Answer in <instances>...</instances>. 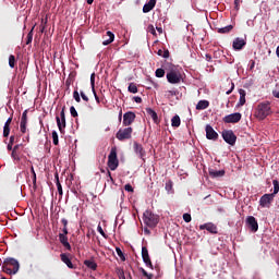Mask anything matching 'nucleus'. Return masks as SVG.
<instances>
[{
	"label": "nucleus",
	"instance_id": "obj_1",
	"mask_svg": "<svg viewBox=\"0 0 279 279\" xmlns=\"http://www.w3.org/2000/svg\"><path fill=\"white\" fill-rule=\"evenodd\" d=\"M271 114V104L269 101L259 102L255 109L254 116L259 121H265Z\"/></svg>",
	"mask_w": 279,
	"mask_h": 279
},
{
	"label": "nucleus",
	"instance_id": "obj_2",
	"mask_svg": "<svg viewBox=\"0 0 279 279\" xmlns=\"http://www.w3.org/2000/svg\"><path fill=\"white\" fill-rule=\"evenodd\" d=\"M143 221L147 228H156L158 226V222L160 221V218L158 215L151 213V210H146L143 214Z\"/></svg>",
	"mask_w": 279,
	"mask_h": 279
},
{
	"label": "nucleus",
	"instance_id": "obj_3",
	"mask_svg": "<svg viewBox=\"0 0 279 279\" xmlns=\"http://www.w3.org/2000/svg\"><path fill=\"white\" fill-rule=\"evenodd\" d=\"M108 167L111 171H117L119 167V158L117 157V147H112L108 156Z\"/></svg>",
	"mask_w": 279,
	"mask_h": 279
},
{
	"label": "nucleus",
	"instance_id": "obj_4",
	"mask_svg": "<svg viewBox=\"0 0 279 279\" xmlns=\"http://www.w3.org/2000/svg\"><path fill=\"white\" fill-rule=\"evenodd\" d=\"M166 77L169 84H180V82H182V73H180V71H177L174 69L170 70L167 73Z\"/></svg>",
	"mask_w": 279,
	"mask_h": 279
},
{
	"label": "nucleus",
	"instance_id": "obj_5",
	"mask_svg": "<svg viewBox=\"0 0 279 279\" xmlns=\"http://www.w3.org/2000/svg\"><path fill=\"white\" fill-rule=\"evenodd\" d=\"M132 132H134L132 126L120 129L116 134V138H118V141H130V138H132Z\"/></svg>",
	"mask_w": 279,
	"mask_h": 279
},
{
	"label": "nucleus",
	"instance_id": "obj_6",
	"mask_svg": "<svg viewBox=\"0 0 279 279\" xmlns=\"http://www.w3.org/2000/svg\"><path fill=\"white\" fill-rule=\"evenodd\" d=\"M221 135L223 141L227 142L228 145H231V146L236 145V134H234V131L223 130Z\"/></svg>",
	"mask_w": 279,
	"mask_h": 279
},
{
	"label": "nucleus",
	"instance_id": "obj_7",
	"mask_svg": "<svg viewBox=\"0 0 279 279\" xmlns=\"http://www.w3.org/2000/svg\"><path fill=\"white\" fill-rule=\"evenodd\" d=\"M64 110L65 108L63 107L60 112V116L56 117L57 125L61 134H64V130L66 129V116L64 113Z\"/></svg>",
	"mask_w": 279,
	"mask_h": 279
},
{
	"label": "nucleus",
	"instance_id": "obj_8",
	"mask_svg": "<svg viewBox=\"0 0 279 279\" xmlns=\"http://www.w3.org/2000/svg\"><path fill=\"white\" fill-rule=\"evenodd\" d=\"M276 196H274V194H264L260 198H259V206L262 208H271V204L274 203V198Z\"/></svg>",
	"mask_w": 279,
	"mask_h": 279
},
{
	"label": "nucleus",
	"instance_id": "obj_9",
	"mask_svg": "<svg viewBox=\"0 0 279 279\" xmlns=\"http://www.w3.org/2000/svg\"><path fill=\"white\" fill-rule=\"evenodd\" d=\"M3 264H5L7 267L13 269V274H19V269L21 266L19 264V260H16L15 258L8 257L4 259Z\"/></svg>",
	"mask_w": 279,
	"mask_h": 279
},
{
	"label": "nucleus",
	"instance_id": "obj_10",
	"mask_svg": "<svg viewBox=\"0 0 279 279\" xmlns=\"http://www.w3.org/2000/svg\"><path fill=\"white\" fill-rule=\"evenodd\" d=\"M205 131H206V138H208V141H217V138H219V134L216 132L215 129H213L210 124L206 125Z\"/></svg>",
	"mask_w": 279,
	"mask_h": 279
},
{
	"label": "nucleus",
	"instance_id": "obj_11",
	"mask_svg": "<svg viewBox=\"0 0 279 279\" xmlns=\"http://www.w3.org/2000/svg\"><path fill=\"white\" fill-rule=\"evenodd\" d=\"M241 113L240 112H235V113H231V114H228L226 116L222 121L225 123H239V121H241Z\"/></svg>",
	"mask_w": 279,
	"mask_h": 279
},
{
	"label": "nucleus",
	"instance_id": "obj_12",
	"mask_svg": "<svg viewBox=\"0 0 279 279\" xmlns=\"http://www.w3.org/2000/svg\"><path fill=\"white\" fill-rule=\"evenodd\" d=\"M136 119V113L132 112V111H128L123 114V125L125 126H130L131 124L134 123Z\"/></svg>",
	"mask_w": 279,
	"mask_h": 279
},
{
	"label": "nucleus",
	"instance_id": "obj_13",
	"mask_svg": "<svg viewBox=\"0 0 279 279\" xmlns=\"http://www.w3.org/2000/svg\"><path fill=\"white\" fill-rule=\"evenodd\" d=\"M142 258L146 267H149V269H154V264H151V258H149V251L146 248V246L142 247Z\"/></svg>",
	"mask_w": 279,
	"mask_h": 279
},
{
	"label": "nucleus",
	"instance_id": "obj_14",
	"mask_svg": "<svg viewBox=\"0 0 279 279\" xmlns=\"http://www.w3.org/2000/svg\"><path fill=\"white\" fill-rule=\"evenodd\" d=\"M246 225L252 230V232H258V221L254 216H248L246 218Z\"/></svg>",
	"mask_w": 279,
	"mask_h": 279
},
{
	"label": "nucleus",
	"instance_id": "obj_15",
	"mask_svg": "<svg viewBox=\"0 0 279 279\" xmlns=\"http://www.w3.org/2000/svg\"><path fill=\"white\" fill-rule=\"evenodd\" d=\"M245 45H247V41L241 37H236L232 43L234 51H241Z\"/></svg>",
	"mask_w": 279,
	"mask_h": 279
},
{
	"label": "nucleus",
	"instance_id": "obj_16",
	"mask_svg": "<svg viewBox=\"0 0 279 279\" xmlns=\"http://www.w3.org/2000/svg\"><path fill=\"white\" fill-rule=\"evenodd\" d=\"M20 131L22 132V134H25L27 132V110H24L22 113Z\"/></svg>",
	"mask_w": 279,
	"mask_h": 279
},
{
	"label": "nucleus",
	"instance_id": "obj_17",
	"mask_svg": "<svg viewBox=\"0 0 279 279\" xmlns=\"http://www.w3.org/2000/svg\"><path fill=\"white\" fill-rule=\"evenodd\" d=\"M199 230H207V232H210L211 234H217V226L210 222L201 225Z\"/></svg>",
	"mask_w": 279,
	"mask_h": 279
},
{
	"label": "nucleus",
	"instance_id": "obj_18",
	"mask_svg": "<svg viewBox=\"0 0 279 279\" xmlns=\"http://www.w3.org/2000/svg\"><path fill=\"white\" fill-rule=\"evenodd\" d=\"M102 38H104L102 45L106 47V46L114 43V33L109 31Z\"/></svg>",
	"mask_w": 279,
	"mask_h": 279
},
{
	"label": "nucleus",
	"instance_id": "obj_19",
	"mask_svg": "<svg viewBox=\"0 0 279 279\" xmlns=\"http://www.w3.org/2000/svg\"><path fill=\"white\" fill-rule=\"evenodd\" d=\"M133 149L135 151V154H138L140 158H145V148H143V145L138 144V143H134L133 144Z\"/></svg>",
	"mask_w": 279,
	"mask_h": 279
},
{
	"label": "nucleus",
	"instance_id": "obj_20",
	"mask_svg": "<svg viewBox=\"0 0 279 279\" xmlns=\"http://www.w3.org/2000/svg\"><path fill=\"white\" fill-rule=\"evenodd\" d=\"M156 8V0H149L146 4L143 7L144 14H147V12H151Z\"/></svg>",
	"mask_w": 279,
	"mask_h": 279
},
{
	"label": "nucleus",
	"instance_id": "obj_21",
	"mask_svg": "<svg viewBox=\"0 0 279 279\" xmlns=\"http://www.w3.org/2000/svg\"><path fill=\"white\" fill-rule=\"evenodd\" d=\"M60 256H61L62 263H64V265H66L69 269H75V266L71 262V258H69V255H66L65 253H62Z\"/></svg>",
	"mask_w": 279,
	"mask_h": 279
},
{
	"label": "nucleus",
	"instance_id": "obj_22",
	"mask_svg": "<svg viewBox=\"0 0 279 279\" xmlns=\"http://www.w3.org/2000/svg\"><path fill=\"white\" fill-rule=\"evenodd\" d=\"M59 241L68 250V252H71L72 247L71 244L69 243V236L66 235H59Z\"/></svg>",
	"mask_w": 279,
	"mask_h": 279
},
{
	"label": "nucleus",
	"instance_id": "obj_23",
	"mask_svg": "<svg viewBox=\"0 0 279 279\" xmlns=\"http://www.w3.org/2000/svg\"><path fill=\"white\" fill-rule=\"evenodd\" d=\"M209 175L211 178H223V175H226V170H215L209 168Z\"/></svg>",
	"mask_w": 279,
	"mask_h": 279
},
{
	"label": "nucleus",
	"instance_id": "obj_24",
	"mask_svg": "<svg viewBox=\"0 0 279 279\" xmlns=\"http://www.w3.org/2000/svg\"><path fill=\"white\" fill-rule=\"evenodd\" d=\"M85 267L88 269H92L93 271H97V263H95V259H85L84 260Z\"/></svg>",
	"mask_w": 279,
	"mask_h": 279
},
{
	"label": "nucleus",
	"instance_id": "obj_25",
	"mask_svg": "<svg viewBox=\"0 0 279 279\" xmlns=\"http://www.w3.org/2000/svg\"><path fill=\"white\" fill-rule=\"evenodd\" d=\"M210 106V102L208 100H199L196 105V110H206Z\"/></svg>",
	"mask_w": 279,
	"mask_h": 279
},
{
	"label": "nucleus",
	"instance_id": "obj_26",
	"mask_svg": "<svg viewBox=\"0 0 279 279\" xmlns=\"http://www.w3.org/2000/svg\"><path fill=\"white\" fill-rule=\"evenodd\" d=\"M239 95H240V99H239V102H238V106H245V96L247 95L245 93V89H239Z\"/></svg>",
	"mask_w": 279,
	"mask_h": 279
},
{
	"label": "nucleus",
	"instance_id": "obj_27",
	"mask_svg": "<svg viewBox=\"0 0 279 279\" xmlns=\"http://www.w3.org/2000/svg\"><path fill=\"white\" fill-rule=\"evenodd\" d=\"M54 180H56V185H57V190H58V193L59 195H63V192H62V184L60 183V177L58 175V172L54 174Z\"/></svg>",
	"mask_w": 279,
	"mask_h": 279
},
{
	"label": "nucleus",
	"instance_id": "obj_28",
	"mask_svg": "<svg viewBox=\"0 0 279 279\" xmlns=\"http://www.w3.org/2000/svg\"><path fill=\"white\" fill-rule=\"evenodd\" d=\"M182 121L180 120V116L175 114L172 119H171V125L172 128H180Z\"/></svg>",
	"mask_w": 279,
	"mask_h": 279
},
{
	"label": "nucleus",
	"instance_id": "obj_29",
	"mask_svg": "<svg viewBox=\"0 0 279 279\" xmlns=\"http://www.w3.org/2000/svg\"><path fill=\"white\" fill-rule=\"evenodd\" d=\"M146 114L153 119V121H158V113L154 111L151 108H146Z\"/></svg>",
	"mask_w": 279,
	"mask_h": 279
},
{
	"label": "nucleus",
	"instance_id": "obj_30",
	"mask_svg": "<svg viewBox=\"0 0 279 279\" xmlns=\"http://www.w3.org/2000/svg\"><path fill=\"white\" fill-rule=\"evenodd\" d=\"M234 29L233 25H228L222 28H218V34H230V32Z\"/></svg>",
	"mask_w": 279,
	"mask_h": 279
},
{
	"label": "nucleus",
	"instance_id": "obj_31",
	"mask_svg": "<svg viewBox=\"0 0 279 279\" xmlns=\"http://www.w3.org/2000/svg\"><path fill=\"white\" fill-rule=\"evenodd\" d=\"M128 90H129V93L136 95V93H138V87L135 85V83H130Z\"/></svg>",
	"mask_w": 279,
	"mask_h": 279
},
{
	"label": "nucleus",
	"instance_id": "obj_32",
	"mask_svg": "<svg viewBox=\"0 0 279 279\" xmlns=\"http://www.w3.org/2000/svg\"><path fill=\"white\" fill-rule=\"evenodd\" d=\"M2 271L4 274H8L9 276L14 275L13 268H11L10 266H7L5 264L2 265Z\"/></svg>",
	"mask_w": 279,
	"mask_h": 279
},
{
	"label": "nucleus",
	"instance_id": "obj_33",
	"mask_svg": "<svg viewBox=\"0 0 279 279\" xmlns=\"http://www.w3.org/2000/svg\"><path fill=\"white\" fill-rule=\"evenodd\" d=\"M272 184H274V193H270V195H274V197H276V195H278V193H279V182H278V180H274Z\"/></svg>",
	"mask_w": 279,
	"mask_h": 279
},
{
	"label": "nucleus",
	"instance_id": "obj_34",
	"mask_svg": "<svg viewBox=\"0 0 279 279\" xmlns=\"http://www.w3.org/2000/svg\"><path fill=\"white\" fill-rule=\"evenodd\" d=\"M9 66L11 69H14V66H16V57H14V54L9 56Z\"/></svg>",
	"mask_w": 279,
	"mask_h": 279
},
{
	"label": "nucleus",
	"instance_id": "obj_35",
	"mask_svg": "<svg viewBox=\"0 0 279 279\" xmlns=\"http://www.w3.org/2000/svg\"><path fill=\"white\" fill-rule=\"evenodd\" d=\"M32 40H34V27L27 34L26 45H32Z\"/></svg>",
	"mask_w": 279,
	"mask_h": 279
},
{
	"label": "nucleus",
	"instance_id": "obj_36",
	"mask_svg": "<svg viewBox=\"0 0 279 279\" xmlns=\"http://www.w3.org/2000/svg\"><path fill=\"white\" fill-rule=\"evenodd\" d=\"M116 252L118 254V256L120 257V259L125 263V254H123V251H121L120 247H116Z\"/></svg>",
	"mask_w": 279,
	"mask_h": 279
},
{
	"label": "nucleus",
	"instance_id": "obj_37",
	"mask_svg": "<svg viewBox=\"0 0 279 279\" xmlns=\"http://www.w3.org/2000/svg\"><path fill=\"white\" fill-rule=\"evenodd\" d=\"M80 92H77V89H75L73 92V99L76 101V104H80L82 101V98L80 97Z\"/></svg>",
	"mask_w": 279,
	"mask_h": 279
},
{
	"label": "nucleus",
	"instance_id": "obj_38",
	"mask_svg": "<svg viewBox=\"0 0 279 279\" xmlns=\"http://www.w3.org/2000/svg\"><path fill=\"white\" fill-rule=\"evenodd\" d=\"M157 54L160 56L161 58H169V50L159 49Z\"/></svg>",
	"mask_w": 279,
	"mask_h": 279
},
{
	"label": "nucleus",
	"instance_id": "obj_39",
	"mask_svg": "<svg viewBox=\"0 0 279 279\" xmlns=\"http://www.w3.org/2000/svg\"><path fill=\"white\" fill-rule=\"evenodd\" d=\"M8 136H10V125L4 124V126H3V137L8 138Z\"/></svg>",
	"mask_w": 279,
	"mask_h": 279
},
{
	"label": "nucleus",
	"instance_id": "obj_40",
	"mask_svg": "<svg viewBox=\"0 0 279 279\" xmlns=\"http://www.w3.org/2000/svg\"><path fill=\"white\" fill-rule=\"evenodd\" d=\"M156 77H165V70L162 68H159L155 72Z\"/></svg>",
	"mask_w": 279,
	"mask_h": 279
},
{
	"label": "nucleus",
	"instance_id": "obj_41",
	"mask_svg": "<svg viewBox=\"0 0 279 279\" xmlns=\"http://www.w3.org/2000/svg\"><path fill=\"white\" fill-rule=\"evenodd\" d=\"M52 143L53 145H59V140H58V132L53 131L52 132Z\"/></svg>",
	"mask_w": 279,
	"mask_h": 279
},
{
	"label": "nucleus",
	"instance_id": "obj_42",
	"mask_svg": "<svg viewBox=\"0 0 279 279\" xmlns=\"http://www.w3.org/2000/svg\"><path fill=\"white\" fill-rule=\"evenodd\" d=\"M70 114H71V117H73L74 119L77 118V110L75 109L74 106L70 107Z\"/></svg>",
	"mask_w": 279,
	"mask_h": 279
},
{
	"label": "nucleus",
	"instance_id": "obj_43",
	"mask_svg": "<svg viewBox=\"0 0 279 279\" xmlns=\"http://www.w3.org/2000/svg\"><path fill=\"white\" fill-rule=\"evenodd\" d=\"M147 32H149V34H153V36H156V28L154 27V25L149 24L147 27Z\"/></svg>",
	"mask_w": 279,
	"mask_h": 279
},
{
	"label": "nucleus",
	"instance_id": "obj_44",
	"mask_svg": "<svg viewBox=\"0 0 279 279\" xmlns=\"http://www.w3.org/2000/svg\"><path fill=\"white\" fill-rule=\"evenodd\" d=\"M272 95L279 99V84L276 85L275 89L272 90Z\"/></svg>",
	"mask_w": 279,
	"mask_h": 279
},
{
	"label": "nucleus",
	"instance_id": "obj_45",
	"mask_svg": "<svg viewBox=\"0 0 279 279\" xmlns=\"http://www.w3.org/2000/svg\"><path fill=\"white\" fill-rule=\"evenodd\" d=\"M183 220L185 221V223H191V214H183Z\"/></svg>",
	"mask_w": 279,
	"mask_h": 279
},
{
	"label": "nucleus",
	"instance_id": "obj_46",
	"mask_svg": "<svg viewBox=\"0 0 279 279\" xmlns=\"http://www.w3.org/2000/svg\"><path fill=\"white\" fill-rule=\"evenodd\" d=\"M124 191H128V193H134V187H132L131 184H125L124 185Z\"/></svg>",
	"mask_w": 279,
	"mask_h": 279
},
{
	"label": "nucleus",
	"instance_id": "obj_47",
	"mask_svg": "<svg viewBox=\"0 0 279 279\" xmlns=\"http://www.w3.org/2000/svg\"><path fill=\"white\" fill-rule=\"evenodd\" d=\"M90 86H92V90H95V73L90 75Z\"/></svg>",
	"mask_w": 279,
	"mask_h": 279
},
{
	"label": "nucleus",
	"instance_id": "obj_48",
	"mask_svg": "<svg viewBox=\"0 0 279 279\" xmlns=\"http://www.w3.org/2000/svg\"><path fill=\"white\" fill-rule=\"evenodd\" d=\"M97 231L99 232V234H101V236H104L106 239V232H104V229L101 228V225H98Z\"/></svg>",
	"mask_w": 279,
	"mask_h": 279
},
{
	"label": "nucleus",
	"instance_id": "obj_49",
	"mask_svg": "<svg viewBox=\"0 0 279 279\" xmlns=\"http://www.w3.org/2000/svg\"><path fill=\"white\" fill-rule=\"evenodd\" d=\"M171 189H173V182L168 181V182L166 183V191H171Z\"/></svg>",
	"mask_w": 279,
	"mask_h": 279
},
{
	"label": "nucleus",
	"instance_id": "obj_50",
	"mask_svg": "<svg viewBox=\"0 0 279 279\" xmlns=\"http://www.w3.org/2000/svg\"><path fill=\"white\" fill-rule=\"evenodd\" d=\"M31 171L33 173V184L36 186V171L34 170V167L31 168Z\"/></svg>",
	"mask_w": 279,
	"mask_h": 279
},
{
	"label": "nucleus",
	"instance_id": "obj_51",
	"mask_svg": "<svg viewBox=\"0 0 279 279\" xmlns=\"http://www.w3.org/2000/svg\"><path fill=\"white\" fill-rule=\"evenodd\" d=\"M66 234H69V227H63L62 233H59V235H64V236H66Z\"/></svg>",
	"mask_w": 279,
	"mask_h": 279
},
{
	"label": "nucleus",
	"instance_id": "obj_52",
	"mask_svg": "<svg viewBox=\"0 0 279 279\" xmlns=\"http://www.w3.org/2000/svg\"><path fill=\"white\" fill-rule=\"evenodd\" d=\"M80 95H81L83 101H88V96H86V94L84 92L81 90Z\"/></svg>",
	"mask_w": 279,
	"mask_h": 279
},
{
	"label": "nucleus",
	"instance_id": "obj_53",
	"mask_svg": "<svg viewBox=\"0 0 279 279\" xmlns=\"http://www.w3.org/2000/svg\"><path fill=\"white\" fill-rule=\"evenodd\" d=\"M61 223L63 226V228H69V220H66L65 218L61 219Z\"/></svg>",
	"mask_w": 279,
	"mask_h": 279
},
{
	"label": "nucleus",
	"instance_id": "obj_54",
	"mask_svg": "<svg viewBox=\"0 0 279 279\" xmlns=\"http://www.w3.org/2000/svg\"><path fill=\"white\" fill-rule=\"evenodd\" d=\"M71 84H73V81L71 78H66L65 86L68 89L71 88Z\"/></svg>",
	"mask_w": 279,
	"mask_h": 279
},
{
	"label": "nucleus",
	"instance_id": "obj_55",
	"mask_svg": "<svg viewBox=\"0 0 279 279\" xmlns=\"http://www.w3.org/2000/svg\"><path fill=\"white\" fill-rule=\"evenodd\" d=\"M133 99H134L135 104H143V98H141L138 96H135Z\"/></svg>",
	"mask_w": 279,
	"mask_h": 279
},
{
	"label": "nucleus",
	"instance_id": "obj_56",
	"mask_svg": "<svg viewBox=\"0 0 279 279\" xmlns=\"http://www.w3.org/2000/svg\"><path fill=\"white\" fill-rule=\"evenodd\" d=\"M11 156H12V158H14V160H19V154H16L15 150H12Z\"/></svg>",
	"mask_w": 279,
	"mask_h": 279
},
{
	"label": "nucleus",
	"instance_id": "obj_57",
	"mask_svg": "<svg viewBox=\"0 0 279 279\" xmlns=\"http://www.w3.org/2000/svg\"><path fill=\"white\" fill-rule=\"evenodd\" d=\"M14 141H15L14 135H11V136H10V140H9V144H10V145H14Z\"/></svg>",
	"mask_w": 279,
	"mask_h": 279
},
{
	"label": "nucleus",
	"instance_id": "obj_58",
	"mask_svg": "<svg viewBox=\"0 0 279 279\" xmlns=\"http://www.w3.org/2000/svg\"><path fill=\"white\" fill-rule=\"evenodd\" d=\"M119 279H125V272L123 270L120 271Z\"/></svg>",
	"mask_w": 279,
	"mask_h": 279
},
{
	"label": "nucleus",
	"instance_id": "obj_59",
	"mask_svg": "<svg viewBox=\"0 0 279 279\" xmlns=\"http://www.w3.org/2000/svg\"><path fill=\"white\" fill-rule=\"evenodd\" d=\"M140 271L142 272V275L145 277V276H148V272L147 270H145V268H141Z\"/></svg>",
	"mask_w": 279,
	"mask_h": 279
},
{
	"label": "nucleus",
	"instance_id": "obj_60",
	"mask_svg": "<svg viewBox=\"0 0 279 279\" xmlns=\"http://www.w3.org/2000/svg\"><path fill=\"white\" fill-rule=\"evenodd\" d=\"M11 124H12V117H10V118L5 121L4 125H11Z\"/></svg>",
	"mask_w": 279,
	"mask_h": 279
},
{
	"label": "nucleus",
	"instance_id": "obj_61",
	"mask_svg": "<svg viewBox=\"0 0 279 279\" xmlns=\"http://www.w3.org/2000/svg\"><path fill=\"white\" fill-rule=\"evenodd\" d=\"M234 90V83H231V89L227 92V95H230Z\"/></svg>",
	"mask_w": 279,
	"mask_h": 279
},
{
	"label": "nucleus",
	"instance_id": "obj_62",
	"mask_svg": "<svg viewBox=\"0 0 279 279\" xmlns=\"http://www.w3.org/2000/svg\"><path fill=\"white\" fill-rule=\"evenodd\" d=\"M93 93H94V96H95V99H96L97 104H99V96H97V92H95V89H94Z\"/></svg>",
	"mask_w": 279,
	"mask_h": 279
},
{
	"label": "nucleus",
	"instance_id": "obj_63",
	"mask_svg": "<svg viewBox=\"0 0 279 279\" xmlns=\"http://www.w3.org/2000/svg\"><path fill=\"white\" fill-rule=\"evenodd\" d=\"M144 278L154 279V275L148 272V276H145Z\"/></svg>",
	"mask_w": 279,
	"mask_h": 279
},
{
	"label": "nucleus",
	"instance_id": "obj_64",
	"mask_svg": "<svg viewBox=\"0 0 279 279\" xmlns=\"http://www.w3.org/2000/svg\"><path fill=\"white\" fill-rule=\"evenodd\" d=\"M156 29H157V32L159 33V34H162V27H156Z\"/></svg>",
	"mask_w": 279,
	"mask_h": 279
}]
</instances>
